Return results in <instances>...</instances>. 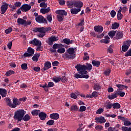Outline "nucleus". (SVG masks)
I'll return each mask as SVG.
<instances>
[{
  "mask_svg": "<svg viewBox=\"0 0 131 131\" xmlns=\"http://www.w3.org/2000/svg\"><path fill=\"white\" fill-rule=\"evenodd\" d=\"M51 67H52L51 62L48 61L45 63L44 68H43V70L41 69V70L42 71H47V70H49Z\"/></svg>",
  "mask_w": 131,
  "mask_h": 131,
  "instance_id": "2eb2a0df",
  "label": "nucleus"
},
{
  "mask_svg": "<svg viewBox=\"0 0 131 131\" xmlns=\"http://www.w3.org/2000/svg\"><path fill=\"white\" fill-rule=\"evenodd\" d=\"M67 5L71 9L74 7V1L69 0L67 2Z\"/></svg>",
  "mask_w": 131,
  "mask_h": 131,
  "instance_id": "b1692460",
  "label": "nucleus"
},
{
  "mask_svg": "<svg viewBox=\"0 0 131 131\" xmlns=\"http://www.w3.org/2000/svg\"><path fill=\"white\" fill-rule=\"evenodd\" d=\"M113 109H119L120 108V104L118 103H115L113 104Z\"/></svg>",
  "mask_w": 131,
  "mask_h": 131,
  "instance_id": "58836bf2",
  "label": "nucleus"
},
{
  "mask_svg": "<svg viewBox=\"0 0 131 131\" xmlns=\"http://www.w3.org/2000/svg\"><path fill=\"white\" fill-rule=\"evenodd\" d=\"M116 86H117V88H118L119 90H123V85L122 84H118L116 85Z\"/></svg>",
  "mask_w": 131,
  "mask_h": 131,
  "instance_id": "774afa93",
  "label": "nucleus"
},
{
  "mask_svg": "<svg viewBox=\"0 0 131 131\" xmlns=\"http://www.w3.org/2000/svg\"><path fill=\"white\" fill-rule=\"evenodd\" d=\"M35 20L37 23H39L40 24H43V23L45 24H48V20L42 15H38V17H35Z\"/></svg>",
  "mask_w": 131,
  "mask_h": 131,
  "instance_id": "0eeeda50",
  "label": "nucleus"
},
{
  "mask_svg": "<svg viewBox=\"0 0 131 131\" xmlns=\"http://www.w3.org/2000/svg\"><path fill=\"white\" fill-rule=\"evenodd\" d=\"M21 12H28L30 9H31V6L28 4H24L20 8Z\"/></svg>",
  "mask_w": 131,
  "mask_h": 131,
  "instance_id": "1a4fd4ad",
  "label": "nucleus"
},
{
  "mask_svg": "<svg viewBox=\"0 0 131 131\" xmlns=\"http://www.w3.org/2000/svg\"><path fill=\"white\" fill-rule=\"evenodd\" d=\"M61 42L62 43H66V45H71L73 43V41L72 40H70L69 38H64L62 41H61Z\"/></svg>",
  "mask_w": 131,
  "mask_h": 131,
  "instance_id": "f3484780",
  "label": "nucleus"
},
{
  "mask_svg": "<svg viewBox=\"0 0 131 131\" xmlns=\"http://www.w3.org/2000/svg\"><path fill=\"white\" fill-rule=\"evenodd\" d=\"M26 19H27V17L26 16H24L23 18H18L17 19V24L23 25L25 27L28 26V25H31V24H32V21L31 20L27 21Z\"/></svg>",
  "mask_w": 131,
  "mask_h": 131,
  "instance_id": "39448f33",
  "label": "nucleus"
},
{
  "mask_svg": "<svg viewBox=\"0 0 131 131\" xmlns=\"http://www.w3.org/2000/svg\"><path fill=\"white\" fill-rule=\"evenodd\" d=\"M89 54L87 52L84 53V56L83 57V60L84 61H86L90 59V56H89Z\"/></svg>",
  "mask_w": 131,
  "mask_h": 131,
  "instance_id": "c03bdc74",
  "label": "nucleus"
},
{
  "mask_svg": "<svg viewBox=\"0 0 131 131\" xmlns=\"http://www.w3.org/2000/svg\"><path fill=\"white\" fill-rule=\"evenodd\" d=\"M123 18V15L121 13H117V19L118 20H121Z\"/></svg>",
  "mask_w": 131,
  "mask_h": 131,
  "instance_id": "bf43d9fd",
  "label": "nucleus"
},
{
  "mask_svg": "<svg viewBox=\"0 0 131 131\" xmlns=\"http://www.w3.org/2000/svg\"><path fill=\"white\" fill-rule=\"evenodd\" d=\"M47 19L49 22H52V14H49L47 15Z\"/></svg>",
  "mask_w": 131,
  "mask_h": 131,
  "instance_id": "69168bd1",
  "label": "nucleus"
},
{
  "mask_svg": "<svg viewBox=\"0 0 131 131\" xmlns=\"http://www.w3.org/2000/svg\"><path fill=\"white\" fill-rule=\"evenodd\" d=\"M8 6H9L8 3L6 2L3 3V4L1 7V12L2 15H4V14L7 12V10H8Z\"/></svg>",
  "mask_w": 131,
  "mask_h": 131,
  "instance_id": "6e6552de",
  "label": "nucleus"
},
{
  "mask_svg": "<svg viewBox=\"0 0 131 131\" xmlns=\"http://www.w3.org/2000/svg\"><path fill=\"white\" fill-rule=\"evenodd\" d=\"M54 86V82H49L47 85V88H53Z\"/></svg>",
  "mask_w": 131,
  "mask_h": 131,
  "instance_id": "338daca9",
  "label": "nucleus"
},
{
  "mask_svg": "<svg viewBox=\"0 0 131 131\" xmlns=\"http://www.w3.org/2000/svg\"><path fill=\"white\" fill-rule=\"evenodd\" d=\"M21 68L23 70H27L28 67H27V63H24L21 65Z\"/></svg>",
  "mask_w": 131,
  "mask_h": 131,
  "instance_id": "8fccbe9b",
  "label": "nucleus"
},
{
  "mask_svg": "<svg viewBox=\"0 0 131 131\" xmlns=\"http://www.w3.org/2000/svg\"><path fill=\"white\" fill-rule=\"evenodd\" d=\"M131 56V49L129 50L126 53H125V57Z\"/></svg>",
  "mask_w": 131,
  "mask_h": 131,
  "instance_id": "0e129e2a",
  "label": "nucleus"
},
{
  "mask_svg": "<svg viewBox=\"0 0 131 131\" xmlns=\"http://www.w3.org/2000/svg\"><path fill=\"white\" fill-rule=\"evenodd\" d=\"M70 111L72 112H75V111H78V107L77 105H72L70 108Z\"/></svg>",
  "mask_w": 131,
  "mask_h": 131,
  "instance_id": "c9c22d12",
  "label": "nucleus"
},
{
  "mask_svg": "<svg viewBox=\"0 0 131 131\" xmlns=\"http://www.w3.org/2000/svg\"><path fill=\"white\" fill-rule=\"evenodd\" d=\"M28 53H29L31 55L33 56L34 54V49H32L31 47H29L27 50Z\"/></svg>",
  "mask_w": 131,
  "mask_h": 131,
  "instance_id": "e433bc0d",
  "label": "nucleus"
},
{
  "mask_svg": "<svg viewBox=\"0 0 131 131\" xmlns=\"http://www.w3.org/2000/svg\"><path fill=\"white\" fill-rule=\"evenodd\" d=\"M83 6V3L81 2V1H74V7L76 8H79V9H81Z\"/></svg>",
  "mask_w": 131,
  "mask_h": 131,
  "instance_id": "dca6fc26",
  "label": "nucleus"
},
{
  "mask_svg": "<svg viewBox=\"0 0 131 131\" xmlns=\"http://www.w3.org/2000/svg\"><path fill=\"white\" fill-rule=\"evenodd\" d=\"M81 11V8H73L71 9V13L72 15H76Z\"/></svg>",
  "mask_w": 131,
  "mask_h": 131,
  "instance_id": "aec40b11",
  "label": "nucleus"
},
{
  "mask_svg": "<svg viewBox=\"0 0 131 131\" xmlns=\"http://www.w3.org/2000/svg\"><path fill=\"white\" fill-rule=\"evenodd\" d=\"M75 78H76L77 79H78V78H85L86 79H88L90 77L89 75H81L80 74L76 73L74 75Z\"/></svg>",
  "mask_w": 131,
  "mask_h": 131,
  "instance_id": "f8f14e48",
  "label": "nucleus"
},
{
  "mask_svg": "<svg viewBox=\"0 0 131 131\" xmlns=\"http://www.w3.org/2000/svg\"><path fill=\"white\" fill-rule=\"evenodd\" d=\"M5 100L6 101L7 106L12 108V101L11 100V99L10 98H6Z\"/></svg>",
  "mask_w": 131,
  "mask_h": 131,
  "instance_id": "2f4dec72",
  "label": "nucleus"
},
{
  "mask_svg": "<svg viewBox=\"0 0 131 131\" xmlns=\"http://www.w3.org/2000/svg\"><path fill=\"white\" fill-rule=\"evenodd\" d=\"M94 30L95 32L98 33H102L103 30H104V28L102 26H96L94 27Z\"/></svg>",
  "mask_w": 131,
  "mask_h": 131,
  "instance_id": "4468645a",
  "label": "nucleus"
},
{
  "mask_svg": "<svg viewBox=\"0 0 131 131\" xmlns=\"http://www.w3.org/2000/svg\"><path fill=\"white\" fill-rule=\"evenodd\" d=\"M118 95H117V91H115L114 92V93L112 95H110L108 96V98L109 100H113L114 99H116L117 98Z\"/></svg>",
  "mask_w": 131,
  "mask_h": 131,
  "instance_id": "5701e85b",
  "label": "nucleus"
},
{
  "mask_svg": "<svg viewBox=\"0 0 131 131\" xmlns=\"http://www.w3.org/2000/svg\"><path fill=\"white\" fill-rule=\"evenodd\" d=\"M119 27V24L118 23H114L112 25V29H117Z\"/></svg>",
  "mask_w": 131,
  "mask_h": 131,
  "instance_id": "4c0bfd02",
  "label": "nucleus"
},
{
  "mask_svg": "<svg viewBox=\"0 0 131 131\" xmlns=\"http://www.w3.org/2000/svg\"><path fill=\"white\" fill-rule=\"evenodd\" d=\"M105 39L101 40V42H103V43H109V39H110V37L106 35L104 37Z\"/></svg>",
  "mask_w": 131,
  "mask_h": 131,
  "instance_id": "cd10ccee",
  "label": "nucleus"
},
{
  "mask_svg": "<svg viewBox=\"0 0 131 131\" xmlns=\"http://www.w3.org/2000/svg\"><path fill=\"white\" fill-rule=\"evenodd\" d=\"M62 58L65 59V60H71V59H75V58H76L75 49L72 47L68 49L66 53L62 54Z\"/></svg>",
  "mask_w": 131,
  "mask_h": 131,
  "instance_id": "f257e3e1",
  "label": "nucleus"
},
{
  "mask_svg": "<svg viewBox=\"0 0 131 131\" xmlns=\"http://www.w3.org/2000/svg\"><path fill=\"white\" fill-rule=\"evenodd\" d=\"M111 16L112 18H114L115 17V15H116V12L114 10H113L111 11Z\"/></svg>",
  "mask_w": 131,
  "mask_h": 131,
  "instance_id": "680f3d73",
  "label": "nucleus"
},
{
  "mask_svg": "<svg viewBox=\"0 0 131 131\" xmlns=\"http://www.w3.org/2000/svg\"><path fill=\"white\" fill-rule=\"evenodd\" d=\"M15 73V72H14V71H7L6 74L5 75H6V76H11V75H12V74H14Z\"/></svg>",
  "mask_w": 131,
  "mask_h": 131,
  "instance_id": "49530a36",
  "label": "nucleus"
},
{
  "mask_svg": "<svg viewBox=\"0 0 131 131\" xmlns=\"http://www.w3.org/2000/svg\"><path fill=\"white\" fill-rule=\"evenodd\" d=\"M95 129H96V130L101 131L102 129H103V126L97 125L96 126H95Z\"/></svg>",
  "mask_w": 131,
  "mask_h": 131,
  "instance_id": "5fc2aeb1",
  "label": "nucleus"
},
{
  "mask_svg": "<svg viewBox=\"0 0 131 131\" xmlns=\"http://www.w3.org/2000/svg\"><path fill=\"white\" fill-rule=\"evenodd\" d=\"M75 69L79 74L81 75H88V71H86V66L84 64H77L75 66Z\"/></svg>",
  "mask_w": 131,
  "mask_h": 131,
  "instance_id": "7ed1b4c3",
  "label": "nucleus"
},
{
  "mask_svg": "<svg viewBox=\"0 0 131 131\" xmlns=\"http://www.w3.org/2000/svg\"><path fill=\"white\" fill-rule=\"evenodd\" d=\"M103 106L106 109H111L113 107V104L111 102H104L103 103Z\"/></svg>",
  "mask_w": 131,
  "mask_h": 131,
  "instance_id": "a878e982",
  "label": "nucleus"
},
{
  "mask_svg": "<svg viewBox=\"0 0 131 131\" xmlns=\"http://www.w3.org/2000/svg\"><path fill=\"white\" fill-rule=\"evenodd\" d=\"M12 30L13 28L10 27L5 30V33H6V34H9V33H11V32H12Z\"/></svg>",
  "mask_w": 131,
  "mask_h": 131,
  "instance_id": "052dcab7",
  "label": "nucleus"
},
{
  "mask_svg": "<svg viewBox=\"0 0 131 131\" xmlns=\"http://www.w3.org/2000/svg\"><path fill=\"white\" fill-rule=\"evenodd\" d=\"M51 30H52V28L51 27H40L35 28L33 31L34 32H39V33L37 34V36H38V37L42 38L45 35H46V32H48V31H51Z\"/></svg>",
  "mask_w": 131,
  "mask_h": 131,
  "instance_id": "f03ea898",
  "label": "nucleus"
},
{
  "mask_svg": "<svg viewBox=\"0 0 131 131\" xmlns=\"http://www.w3.org/2000/svg\"><path fill=\"white\" fill-rule=\"evenodd\" d=\"M62 43L60 44H57V43H55L53 45L52 48L54 49H60V47H62Z\"/></svg>",
  "mask_w": 131,
  "mask_h": 131,
  "instance_id": "79ce46f5",
  "label": "nucleus"
},
{
  "mask_svg": "<svg viewBox=\"0 0 131 131\" xmlns=\"http://www.w3.org/2000/svg\"><path fill=\"white\" fill-rule=\"evenodd\" d=\"M57 19L58 22H62L64 20V16H62L60 15H57Z\"/></svg>",
  "mask_w": 131,
  "mask_h": 131,
  "instance_id": "ea45409f",
  "label": "nucleus"
},
{
  "mask_svg": "<svg viewBox=\"0 0 131 131\" xmlns=\"http://www.w3.org/2000/svg\"><path fill=\"white\" fill-rule=\"evenodd\" d=\"M7 94L8 92L7 91V90L0 88V95L2 96V98L7 97Z\"/></svg>",
  "mask_w": 131,
  "mask_h": 131,
  "instance_id": "a211bd4d",
  "label": "nucleus"
},
{
  "mask_svg": "<svg viewBox=\"0 0 131 131\" xmlns=\"http://www.w3.org/2000/svg\"><path fill=\"white\" fill-rule=\"evenodd\" d=\"M106 122V119L103 117H100L99 123H105Z\"/></svg>",
  "mask_w": 131,
  "mask_h": 131,
  "instance_id": "13d9d810",
  "label": "nucleus"
},
{
  "mask_svg": "<svg viewBox=\"0 0 131 131\" xmlns=\"http://www.w3.org/2000/svg\"><path fill=\"white\" fill-rule=\"evenodd\" d=\"M40 8H47L48 7V4L46 3V2H41L40 4Z\"/></svg>",
  "mask_w": 131,
  "mask_h": 131,
  "instance_id": "3c124183",
  "label": "nucleus"
},
{
  "mask_svg": "<svg viewBox=\"0 0 131 131\" xmlns=\"http://www.w3.org/2000/svg\"><path fill=\"white\" fill-rule=\"evenodd\" d=\"M108 131H118V128H115L113 127H109L107 129Z\"/></svg>",
  "mask_w": 131,
  "mask_h": 131,
  "instance_id": "6e6d98bb",
  "label": "nucleus"
},
{
  "mask_svg": "<svg viewBox=\"0 0 131 131\" xmlns=\"http://www.w3.org/2000/svg\"><path fill=\"white\" fill-rule=\"evenodd\" d=\"M57 53H59V54H64L65 53V48H61L60 49H58L57 51Z\"/></svg>",
  "mask_w": 131,
  "mask_h": 131,
  "instance_id": "09e8293b",
  "label": "nucleus"
},
{
  "mask_svg": "<svg viewBox=\"0 0 131 131\" xmlns=\"http://www.w3.org/2000/svg\"><path fill=\"white\" fill-rule=\"evenodd\" d=\"M124 125H125V126H128L129 125H131V122H129V121H128V119H126L124 121Z\"/></svg>",
  "mask_w": 131,
  "mask_h": 131,
  "instance_id": "a19ab883",
  "label": "nucleus"
},
{
  "mask_svg": "<svg viewBox=\"0 0 131 131\" xmlns=\"http://www.w3.org/2000/svg\"><path fill=\"white\" fill-rule=\"evenodd\" d=\"M93 89L95 91H99V90H101V85H100L99 84H96L94 85Z\"/></svg>",
  "mask_w": 131,
  "mask_h": 131,
  "instance_id": "a18cd8bd",
  "label": "nucleus"
},
{
  "mask_svg": "<svg viewBox=\"0 0 131 131\" xmlns=\"http://www.w3.org/2000/svg\"><path fill=\"white\" fill-rule=\"evenodd\" d=\"M40 55L39 54H35L32 58V59L34 61V62H37L38 61V58Z\"/></svg>",
  "mask_w": 131,
  "mask_h": 131,
  "instance_id": "473e14b6",
  "label": "nucleus"
},
{
  "mask_svg": "<svg viewBox=\"0 0 131 131\" xmlns=\"http://www.w3.org/2000/svg\"><path fill=\"white\" fill-rule=\"evenodd\" d=\"M29 43H30V45H33V46H41V41H39L36 38H34L33 40L30 41Z\"/></svg>",
  "mask_w": 131,
  "mask_h": 131,
  "instance_id": "ddd939ff",
  "label": "nucleus"
},
{
  "mask_svg": "<svg viewBox=\"0 0 131 131\" xmlns=\"http://www.w3.org/2000/svg\"><path fill=\"white\" fill-rule=\"evenodd\" d=\"M92 65L95 67H99L100 65H101V62L94 60L92 61Z\"/></svg>",
  "mask_w": 131,
  "mask_h": 131,
  "instance_id": "c756f323",
  "label": "nucleus"
},
{
  "mask_svg": "<svg viewBox=\"0 0 131 131\" xmlns=\"http://www.w3.org/2000/svg\"><path fill=\"white\" fill-rule=\"evenodd\" d=\"M21 104V102L19 99L14 98L13 99V103L11 105V108H16L17 106H19Z\"/></svg>",
  "mask_w": 131,
  "mask_h": 131,
  "instance_id": "9d476101",
  "label": "nucleus"
},
{
  "mask_svg": "<svg viewBox=\"0 0 131 131\" xmlns=\"http://www.w3.org/2000/svg\"><path fill=\"white\" fill-rule=\"evenodd\" d=\"M55 121L53 120H50L47 122V125H54Z\"/></svg>",
  "mask_w": 131,
  "mask_h": 131,
  "instance_id": "864d4df0",
  "label": "nucleus"
},
{
  "mask_svg": "<svg viewBox=\"0 0 131 131\" xmlns=\"http://www.w3.org/2000/svg\"><path fill=\"white\" fill-rule=\"evenodd\" d=\"M131 45V40H127L126 41L123 42V45L122 46V51L123 52H126L128 48Z\"/></svg>",
  "mask_w": 131,
  "mask_h": 131,
  "instance_id": "423d86ee",
  "label": "nucleus"
},
{
  "mask_svg": "<svg viewBox=\"0 0 131 131\" xmlns=\"http://www.w3.org/2000/svg\"><path fill=\"white\" fill-rule=\"evenodd\" d=\"M117 94L118 96H120V97H124L125 95V93L121 92V91L119 90L117 91Z\"/></svg>",
  "mask_w": 131,
  "mask_h": 131,
  "instance_id": "37998d69",
  "label": "nucleus"
},
{
  "mask_svg": "<svg viewBox=\"0 0 131 131\" xmlns=\"http://www.w3.org/2000/svg\"><path fill=\"white\" fill-rule=\"evenodd\" d=\"M52 80L56 83H58L61 81V77L54 76Z\"/></svg>",
  "mask_w": 131,
  "mask_h": 131,
  "instance_id": "bb28decb",
  "label": "nucleus"
},
{
  "mask_svg": "<svg viewBox=\"0 0 131 131\" xmlns=\"http://www.w3.org/2000/svg\"><path fill=\"white\" fill-rule=\"evenodd\" d=\"M51 11V9L50 8V7H48L47 8H41L40 9V13H42V14H47V13H49Z\"/></svg>",
  "mask_w": 131,
  "mask_h": 131,
  "instance_id": "393cba45",
  "label": "nucleus"
},
{
  "mask_svg": "<svg viewBox=\"0 0 131 131\" xmlns=\"http://www.w3.org/2000/svg\"><path fill=\"white\" fill-rule=\"evenodd\" d=\"M59 114L53 113L50 115V118L54 120H57V119H59Z\"/></svg>",
  "mask_w": 131,
  "mask_h": 131,
  "instance_id": "412c9836",
  "label": "nucleus"
},
{
  "mask_svg": "<svg viewBox=\"0 0 131 131\" xmlns=\"http://www.w3.org/2000/svg\"><path fill=\"white\" fill-rule=\"evenodd\" d=\"M67 80H68V79H67V78H66V76H63L62 77H61V81L63 83L67 82Z\"/></svg>",
  "mask_w": 131,
  "mask_h": 131,
  "instance_id": "603ef678",
  "label": "nucleus"
},
{
  "mask_svg": "<svg viewBox=\"0 0 131 131\" xmlns=\"http://www.w3.org/2000/svg\"><path fill=\"white\" fill-rule=\"evenodd\" d=\"M104 112V109L103 108H99L97 111H96V114H101Z\"/></svg>",
  "mask_w": 131,
  "mask_h": 131,
  "instance_id": "e2e57ef3",
  "label": "nucleus"
},
{
  "mask_svg": "<svg viewBox=\"0 0 131 131\" xmlns=\"http://www.w3.org/2000/svg\"><path fill=\"white\" fill-rule=\"evenodd\" d=\"M31 118L29 116V115L26 114L25 115V116H24L22 118V120H23L24 121H29Z\"/></svg>",
  "mask_w": 131,
  "mask_h": 131,
  "instance_id": "72a5a7b5",
  "label": "nucleus"
},
{
  "mask_svg": "<svg viewBox=\"0 0 131 131\" xmlns=\"http://www.w3.org/2000/svg\"><path fill=\"white\" fill-rule=\"evenodd\" d=\"M86 110V107L84 105H81L80 106V108L79 109V112H84Z\"/></svg>",
  "mask_w": 131,
  "mask_h": 131,
  "instance_id": "de8ad7c7",
  "label": "nucleus"
},
{
  "mask_svg": "<svg viewBox=\"0 0 131 131\" xmlns=\"http://www.w3.org/2000/svg\"><path fill=\"white\" fill-rule=\"evenodd\" d=\"M86 70L91 71L93 68V66L92 65V64L89 63L87 64V66H86Z\"/></svg>",
  "mask_w": 131,
  "mask_h": 131,
  "instance_id": "4d7b16f0",
  "label": "nucleus"
},
{
  "mask_svg": "<svg viewBox=\"0 0 131 131\" xmlns=\"http://www.w3.org/2000/svg\"><path fill=\"white\" fill-rule=\"evenodd\" d=\"M39 117L41 120H46L47 118V114L46 113L41 112L39 113Z\"/></svg>",
  "mask_w": 131,
  "mask_h": 131,
  "instance_id": "4be33fe9",
  "label": "nucleus"
},
{
  "mask_svg": "<svg viewBox=\"0 0 131 131\" xmlns=\"http://www.w3.org/2000/svg\"><path fill=\"white\" fill-rule=\"evenodd\" d=\"M26 114V112L24 110H19L14 113V118L17 121H21Z\"/></svg>",
  "mask_w": 131,
  "mask_h": 131,
  "instance_id": "20e7f679",
  "label": "nucleus"
},
{
  "mask_svg": "<svg viewBox=\"0 0 131 131\" xmlns=\"http://www.w3.org/2000/svg\"><path fill=\"white\" fill-rule=\"evenodd\" d=\"M40 112V110H35L31 112V114L33 116H37V115H39Z\"/></svg>",
  "mask_w": 131,
  "mask_h": 131,
  "instance_id": "7c9ffc66",
  "label": "nucleus"
},
{
  "mask_svg": "<svg viewBox=\"0 0 131 131\" xmlns=\"http://www.w3.org/2000/svg\"><path fill=\"white\" fill-rule=\"evenodd\" d=\"M58 37L52 36L48 39V41L47 42L49 46H52L54 44V41H57L58 40Z\"/></svg>",
  "mask_w": 131,
  "mask_h": 131,
  "instance_id": "9b49d317",
  "label": "nucleus"
},
{
  "mask_svg": "<svg viewBox=\"0 0 131 131\" xmlns=\"http://www.w3.org/2000/svg\"><path fill=\"white\" fill-rule=\"evenodd\" d=\"M55 13L60 16H67V12L64 10H56Z\"/></svg>",
  "mask_w": 131,
  "mask_h": 131,
  "instance_id": "6ab92c4d",
  "label": "nucleus"
},
{
  "mask_svg": "<svg viewBox=\"0 0 131 131\" xmlns=\"http://www.w3.org/2000/svg\"><path fill=\"white\" fill-rule=\"evenodd\" d=\"M122 37H123V33L120 32H117L116 34V39H120Z\"/></svg>",
  "mask_w": 131,
  "mask_h": 131,
  "instance_id": "c85d7f7f",
  "label": "nucleus"
},
{
  "mask_svg": "<svg viewBox=\"0 0 131 131\" xmlns=\"http://www.w3.org/2000/svg\"><path fill=\"white\" fill-rule=\"evenodd\" d=\"M116 33V31H110L108 33V35L111 37V38H113V37L115 36Z\"/></svg>",
  "mask_w": 131,
  "mask_h": 131,
  "instance_id": "f704fd0d",
  "label": "nucleus"
}]
</instances>
